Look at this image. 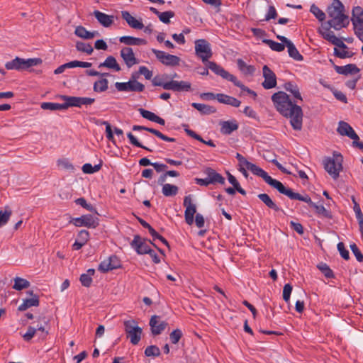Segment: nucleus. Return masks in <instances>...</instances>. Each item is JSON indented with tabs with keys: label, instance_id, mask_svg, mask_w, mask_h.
<instances>
[{
	"label": "nucleus",
	"instance_id": "obj_1",
	"mask_svg": "<svg viewBox=\"0 0 363 363\" xmlns=\"http://www.w3.org/2000/svg\"><path fill=\"white\" fill-rule=\"evenodd\" d=\"M327 13L330 19L322 23L318 28V33L322 38L331 44L340 48H347V46L343 41L338 38L331 30L333 28L335 30H340L346 28L349 23V17L345 13V6L340 0H333L332 4L328 7Z\"/></svg>",
	"mask_w": 363,
	"mask_h": 363
},
{
	"label": "nucleus",
	"instance_id": "obj_2",
	"mask_svg": "<svg viewBox=\"0 0 363 363\" xmlns=\"http://www.w3.org/2000/svg\"><path fill=\"white\" fill-rule=\"evenodd\" d=\"M272 101L277 111L286 118H290V123L296 130H301L303 123V111L301 106L291 101L284 91H278L272 96Z\"/></svg>",
	"mask_w": 363,
	"mask_h": 363
},
{
	"label": "nucleus",
	"instance_id": "obj_53",
	"mask_svg": "<svg viewBox=\"0 0 363 363\" xmlns=\"http://www.w3.org/2000/svg\"><path fill=\"white\" fill-rule=\"evenodd\" d=\"M68 68H74V67H83V68H89L91 67V63L87 62H82L78 60L71 61L67 62Z\"/></svg>",
	"mask_w": 363,
	"mask_h": 363
},
{
	"label": "nucleus",
	"instance_id": "obj_11",
	"mask_svg": "<svg viewBox=\"0 0 363 363\" xmlns=\"http://www.w3.org/2000/svg\"><path fill=\"white\" fill-rule=\"evenodd\" d=\"M71 222L77 227L84 226L89 228H96L99 225L98 218L90 214L73 218Z\"/></svg>",
	"mask_w": 363,
	"mask_h": 363
},
{
	"label": "nucleus",
	"instance_id": "obj_18",
	"mask_svg": "<svg viewBox=\"0 0 363 363\" xmlns=\"http://www.w3.org/2000/svg\"><path fill=\"white\" fill-rule=\"evenodd\" d=\"M120 55L128 68H130L133 65L139 63L138 60L135 56L133 49L130 47L123 48L120 51Z\"/></svg>",
	"mask_w": 363,
	"mask_h": 363
},
{
	"label": "nucleus",
	"instance_id": "obj_45",
	"mask_svg": "<svg viewBox=\"0 0 363 363\" xmlns=\"http://www.w3.org/2000/svg\"><path fill=\"white\" fill-rule=\"evenodd\" d=\"M101 162L94 166H92L89 163H86L82 166V171L85 174H93L99 172L101 169Z\"/></svg>",
	"mask_w": 363,
	"mask_h": 363
},
{
	"label": "nucleus",
	"instance_id": "obj_24",
	"mask_svg": "<svg viewBox=\"0 0 363 363\" xmlns=\"http://www.w3.org/2000/svg\"><path fill=\"white\" fill-rule=\"evenodd\" d=\"M204 173L207 175L208 179L211 184H225V178L220 174L216 172L213 169L208 167L204 170Z\"/></svg>",
	"mask_w": 363,
	"mask_h": 363
},
{
	"label": "nucleus",
	"instance_id": "obj_23",
	"mask_svg": "<svg viewBox=\"0 0 363 363\" xmlns=\"http://www.w3.org/2000/svg\"><path fill=\"white\" fill-rule=\"evenodd\" d=\"M121 16L132 28L140 30L144 28L143 23L133 17L128 11H121Z\"/></svg>",
	"mask_w": 363,
	"mask_h": 363
},
{
	"label": "nucleus",
	"instance_id": "obj_35",
	"mask_svg": "<svg viewBox=\"0 0 363 363\" xmlns=\"http://www.w3.org/2000/svg\"><path fill=\"white\" fill-rule=\"evenodd\" d=\"M191 106L199 111L201 114L209 115L216 113V109L211 106L204 104L192 103Z\"/></svg>",
	"mask_w": 363,
	"mask_h": 363
},
{
	"label": "nucleus",
	"instance_id": "obj_25",
	"mask_svg": "<svg viewBox=\"0 0 363 363\" xmlns=\"http://www.w3.org/2000/svg\"><path fill=\"white\" fill-rule=\"evenodd\" d=\"M94 16L99 23L106 28L111 26L113 23V16L107 15L97 10L94 11Z\"/></svg>",
	"mask_w": 363,
	"mask_h": 363
},
{
	"label": "nucleus",
	"instance_id": "obj_34",
	"mask_svg": "<svg viewBox=\"0 0 363 363\" xmlns=\"http://www.w3.org/2000/svg\"><path fill=\"white\" fill-rule=\"evenodd\" d=\"M74 33L77 36L83 39H91L98 35V32H89L84 27L79 26L76 28Z\"/></svg>",
	"mask_w": 363,
	"mask_h": 363
},
{
	"label": "nucleus",
	"instance_id": "obj_12",
	"mask_svg": "<svg viewBox=\"0 0 363 363\" xmlns=\"http://www.w3.org/2000/svg\"><path fill=\"white\" fill-rule=\"evenodd\" d=\"M115 86L118 91L143 92L145 89L144 84L138 81L116 82Z\"/></svg>",
	"mask_w": 363,
	"mask_h": 363
},
{
	"label": "nucleus",
	"instance_id": "obj_30",
	"mask_svg": "<svg viewBox=\"0 0 363 363\" xmlns=\"http://www.w3.org/2000/svg\"><path fill=\"white\" fill-rule=\"evenodd\" d=\"M102 67L113 69L116 72H119L121 69L116 58L111 55L108 56L104 62L99 64V68Z\"/></svg>",
	"mask_w": 363,
	"mask_h": 363
},
{
	"label": "nucleus",
	"instance_id": "obj_20",
	"mask_svg": "<svg viewBox=\"0 0 363 363\" xmlns=\"http://www.w3.org/2000/svg\"><path fill=\"white\" fill-rule=\"evenodd\" d=\"M191 83L186 81L170 80L168 81L167 90L177 92L189 91H191Z\"/></svg>",
	"mask_w": 363,
	"mask_h": 363
},
{
	"label": "nucleus",
	"instance_id": "obj_8",
	"mask_svg": "<svg viewBox=\"0 0 363 363\" xmlns=\"http://www.w3.org/2000/svg\"><path fill=\"white\" fill-rule=\"evenodd\" d=\"M125 331L127 337L130 338V342L135 345L141 338L142 328L136 325L133 320H129L124 322Z\"/></svg>",
	"mask_w": 363,
	"mask_h": 363
},
{
	"label": "nucleus",
	"instance_id": "obj_61",
	"mask_svg": "<svg viewBox=\"0 0 363 363\" xmlns=\"http://www.w3.org/2000/svg\"><path fill=\"white\" fill-rule=\"evenodd\" d=\"M37 329L33 326H28L27 332L23 335V340L29 342L35 336Z\"/></svg>",
	"mask_w": 363,
	"mask_h": 363
},
{
	"label": "nucleus",
	"instance_id": "obj_13",
	"mask_svg": "<svg viewBox=\"0 0 363 363\" xmlns=\"http://www.w3.org/2000/svg\"><path fill=\"white\" fill-rule=\"evenodd\" d=\"M183 205L186 208L184 212L185 221L188 225H191L194 223V216L196 212V207L192 203L191 195L184 197Z\"/></svg>",
	"mask_w": 363,
	"mask_h": 363
},
{
	"label": "nucleus",
	"instance_id": "obj_54",
	"mask_svg": "<svg viewBox=\"0 0 363 363\" xmlns=\"http://www.w3.org/2000/svg\"><path fill=\"white\" fill-rule=\"evenodd\" d=\"M127 137L128 138L129 140H130V143L135 146V147H140V148H143V149H145L149 152H152V150L148 148L146 146H144L143 145H142L138 140L137 138L131 133H128L127 134Z\"/></svg>",
	"mask_w": 363,
	"mask_h": 363
},
{
	"label": "nucleus",
	"instance_id": "obj_33",
	"mask_svg": "<svg viewBox=\"0 0 363 363\" xmlns=\"http://www.w3.org/2000/svg\"><path fill=\"white\" fill-rule=\"evenodd\" d=\"M257 197L260 199L269 208L278 212L281 208L272 201L270 196L267 194H259Z\"/></svg>",
	"mask_w": 363,
	"mask_h": 363
},
{
	"label": "nucleus",
	"instance_id": "obj_51",
	"mask_svg": "<svg viewBox=\"0 0 363 363\" xmlns=\"http://www.w3.org/2000/svg\"><path fill=\"white\" fill-rule=\"evenodd\" d=\"M318 269L324 274L326 278H333V272L330 269L329 266L325 263H320L318 266Z\"/></svg>",
	"mask_w": 363,
	"mask_h": 363
},
{
	"label": "nucleus",
	"instance_id": "obj_10",
	"mask_svg": "<svg viewBox=\"0 0 363 363\" xmlns=\"http://www.w3.org/2000/svg\"><path fill=\"white\" fill-rule=\"evenodd\" d=\"M152 52L155 55L157 59L164 65L174 67L179 65L180 58L176 55L154 48L152 49Z\"/></svg>",
	"mask_w": 363,
	"mask_h": 363
},
{
	"label": "nucleus",
	"instance_id": "obj_16",
	"mask_svg": "<svg viewBox=\"0 0 363 363\" xmlns=\"http://www.w3.org/2000/svg\"><path fill=\"white\" fill-rule=\"evenodd\" d=\"M130 246L138 254H147L151 250L146 242V240L143 239L139 235H135L133 240L130 242Z\"/></svg>",
	"mask_w": 363,
	"mask_h": 363
},
{
	"label": "nucleus",
	"instance_id": "obj_7",
	"mask_svg": "<svg viewBox=\"0 0 363 363\" xmlns=\"http://www.w3.org/2000/svg\"><path fill=\"white\" fill-rule=\"evenodd\" d=\"M194 44L196 55L203 62H207L213 55L211 44L205 39H198Z\"/></svg>",
	"mask_w": 363,
	"mask_h": 363
},
{
	"label": "nucleus",
	"instance_id": "obj_5",
	"mask_svg": "<svg viewBox=\"0 0 363 363\" xmlns=\"http://www.w3.org/2000/svg\"><path fill=\"white\" fill-rule=\"evenodd\" d=\"M286 196H288L291 200H298L307 203L310 207L315 209L316 213L318 215H322L325 218H332L330 211L327 210L323 205H317L313 202L311 197L307 194H305L304 196L301 195L298 193L294 192L291 189Z\"/></svg>",
	"mask_w": 363,
	"mask_h": 363
},
{
	"label": "nucleus",
	"instance_id": "obj_43",
	"mask_svg": "<svg viewBox=\"0 0 363 363\" xmlns=\"http://www.w3.org/2000/svg\"><path fill=\"white\" fill-rule=\"evenodd\" d=\"M12 215V211L9 206L5 207V211H0V228L6 225Z\"/></svg>",
	"mask_w": 363,
	"mask_h": 363
},
{
	"label": "nucleus",
	"instance_id": "obj_4",
	"mask_svg": "<svg viewBox=\"0 0 363 363\" xmlns=\"http://www.w3.org/2000/svg\"><path fill=\"white\" fill-rule=\"evenodd\" d=\"M342 162L343 157L342 155L335 152L333 157H325L323 162L325 171L333 179H337L343 168Z\"/></svg>",
	"mask_w": 363,
	"mask_h": 363
},
{
	"label": "nucleus",
	"instance_id": "obj_42",
	"mask_svg": "<svg viewBox=\"0 0 363 363\" xmlns=\"http://www.w3.org/2000/svg\"><path fill=\"white\" fill-rule=\"evenodd\" d=\"M30 286V282L23 278L16 277L14 279V284L13 289L17 291H21L24 289H27Z\"/></svg>",
	"mask_w": 363,
	"mask_h": 363
},
{
	"label": "nucleus",
	"instance_id": "obj_48",
	"mask_svg": "<svg viewBox=\"0 0 363 363\" xmlns=\"http://www.w3.org/2000/svg\"><path fill=\"white\" fill-rule=\"evenodd\" d=\"M99 125H106V138L115 144V138L113 134V130L111 129V126L108 121H101L99 123H96Z\"/></svg>",
	"mask_w": 363,
	"mask_h": 363
},
{
	"label": "nucleus",
	"instance_id": "obj_62",
	"mask_svg": "<svg viewBox=\"0 0 363 363\" xmlns=\"http://www.w3.org/2000/svg\"><path fill=\"white\" fill-rule=\"evenodd\" d=\"M77 240L82 242V244H86L89 240V233L86 230H82L77 235Z\"/></svg>",
	"mask_w": 363,
	"mask_h": 363
},
{
	"label": "nucleus",
	"instance_id": "obj_15",
	"mask_svg": "<svg viewBox=\"0 0 363 363\" xmlns=\"http://www.w3.org/2000/svg\"><path fill=\"white\" fill-rule=\"evenodd\" d=\"M264 82L262 86L266 89H270L277 86V77L274 72L267 66L264 65L262 68Z\"/></svg>",
	"mask_w": 363,
	"mask_h": 363
},
{
	"label": "nucleus",
	"instance_id": "obj_9",
	"mask_svg": "<svg viewBox=\"0 0 363 363\" xmlns=\"http://www.w3.org/2000/svg\"><path fill=\"white\" fill-rule=\"evenodd\" d=\"M65 102V107L67 109L69 107H81L82 105H91L95 101V99L90 97H79V96H69L65 95L60 96Z\"/></svg>",
	"mask_w": 363,
	"mask_h": 363
},
{
	"label": "nucleus",
	"instance_id": "obj_57",
	"mask_svg": "<svg viewBox=\"0 0 363 363\" xmlns=\"http://www.w3.org/2000/svg\"><path fill=\"white\" fill-rule=\"evenodd\" d=\"M75 203L77 204V205H79L81 206L82 207H83L84 208L91 211V212H93V211H96L95 208H94V206L89 203H87L86 199L83 197H81V198H79L75 200Z\"/></svg>",
	"mask_w": 363,
	"mask_h": 363
},
{
	"label": "nucleus",
	"instance_id": "obj_40",
	"mask_svg": "<svg viewBox=\"0 0 363 363\" xmlns=\"http://www.w3.org/2000/svg\"><path fill=\"white\" fill-rule=\"evenodd\" d=\"M65 103L64 104H57V103H52V102H43L41 104L40 107L43 110H50V111H56V110H65Z\"/></svg>",
	"mask_w": 363,
	"mask_h": 363
},
{
	"label": "nucleus",
	"instance_id": "obj_37",
	"mask_svg": "<svg viewBox=\"0 0 363 363\" xmlns=\"http://www.w3.org/2000/svg\"><path fill=\"white\" fill-rule=\"evenodd\" d=\"M284 89L287 91L290 92L292 94V96H294V98L298 99L300 101L303 100L301 93L299 91V89L296 84H294L291 82H287L284 84Z\"/></svg>",
	"mask_w": 363,
	"mask_h": 363
},
{
	"label": "nucleus",
	"instance_id": "obj_60",
	"mask_svg": "<svg viewBox=\"0 0 363 363\" xmlns=\"http://www.w3.org/2000/svg\"><path fill=\"white\" fill-rule=\"evenodd\" d=\"M114 267L115 266H111V262H108V259H106V260H104L103 262H101L100 263V264L99 265L98 269L99 271H101V272L104 273V272H107L108 271L114 269Z\"/></svg>",
	"mask_w": 363,
	"mask_h": 363
},
{
	"label": "nucleus",
	"instance_id": "obj_14",
	"mask_svg": "<svg viewBox=\"0 0 363 363\" xmlns=\"http://www.w3.org/2000/svg\"><path fill=\"white\" fill-rule=\"evenodd\" d=\"M352 22L354 26V30L358 33H363V9L361 6H355L352 9Z\"/></svg>",
	"mask_w": 363,
	"mask_h": 363
},
{
	"label": "nucleus",
	"instance_id": "obj_52",
	"mask_svg": "<svg viewBox=\"0 0 363 363\" xmlns=\"http://www.w3.org/2000/svg\"><path fill=\"white\" fill-rule=\"evenodd\" d=\"M342 50H339L337 48H334V55L341 59L348 58L353 56V52L345 50L347 48H342Z\"/></svg>",
	"mask_w": 363,
	"mask_h": 363
},
{
	"label": "nucleus",
	"instance_id": "obj_39",
	"mask_svg": "<svg viewBox=\"0 0 363 363\" xmlns=\"http://www.w3.org/2000/svg\"><path fill=\"white\" fill-rule=\"evenodd\" d=\"M167 74L156 75L152 79V84L153 86H161L164 89L167 90L168 82H164L165 79H168Z\"/></svg>",
	"mask_w": 363,
	"mask_h": 363
},
{
	"label": "nucleus",
	"instance_id": "obj_27",
	"mask_svg": "<svg viewBox=\"0 0 363 363\" xmlns=\"http://www.w3.org/2000/svg\"><path fill=\"white\" fill-rule=\"evenodd\" d=\"M334 69L337 73L343 75H348L350 74H357L360 71V69L354 64H348L345 66L335 65Z\"/></svg>",
	"mask_w": 363,
	"mask_h": 363
},
{
	"label": "nucleus",
	"instance_id": "obj_17",
	"mask_svg": "<svg viewBox=\"0 0 363 363\" xmlns=\"http://www.w3.org/2000/svg\"><path fill=\"white\" fill-rule=\"evenodd\" d=\"M277 39H279L281 43H284L288 48L289 55L296 61H302L303 60V57L299 53L297 48L295 47L294 43L289 40L287 38L283 35H277Z\"/></svg>",
	"mask_w": 363,
	"mask_h": 363
},
{
	"label": "nucleus",
	"instance_id": "obj_59",
	"mask_svg": "<svg viewBox=\"0 0 363 363\" xmlns=\"http://www.w3.org/2000/svg\"><path fill=\"white\" fill-rule=\"evenodd\" d=\"M140 115L145 119H147L150 121H152L154 122L155 120V118L157 116V115L155 113H154L153 112H151L150 111H147V110H145L144 108H139L138 109Z\"/></svg>",
	"mask_w": 363,
	"mask_h": 363
},
{
	"label": "nucleus",
	"instance_id": "obj_56",
	"mask_svg": "<svg viewBox=\"0 0 363 363\" xmlns=\"http://www.w3.org/2000/svg\"><path fill=\"white\" fill-rule=\"evenodd\" d=\"M57 165L69 172H74V170L73 164L70 163L67 159L58 160Z\"/></svg>",
	"mask_w": 363,
	"mask_h": 363
},
{
	"label": "nucleus",
	"instance_id": "obj_28",
	"mask_svg": "<svg viewBox=\"0 0 363 363\" xmlns=\"http://www.w3.org/2000/svg\"><path fill=\"white\" fill-rule=\"evenodd\" d=\"M216 99L221 104L230 105L233 107H239L241 104L240 100L224 94H217Z\"/></svg>",
	"mask_w": 363,
	"mask_h": 363
},
{
	"label": "nucleus",
	"instance_id": "obj_21",
	"mask_svg": "<svg viewBox=\"0 0 363 363\" xmlns=\"http://www.w3.org/2000/svg\"><path fill=\"white\" fill-rule=\"evenodd\" d=\"M160 317L157 315H152L150 320V326L151 328L152 333L154 335H160L164 331L167 325L165 321H159Z\"/></svg>",
	"mask_w": 363,
	"mask_h": 363
},
{
	"label": "nucleus",
	"instance_id": "obj_63",
	"mask_svg": "<svg viewBox=\"0 0 363 363\" xmlns=\"http://www.w3.org/2000/svg\"><path fill=\"white\" fill-rule=\"evenodd\" d=\"M292 286L290 284H286L283 289V299L286 302H289L290 300V296L292 291Z\"/></svg>",
	"mask_w": 363,
	"mask_h": 363
},
{
	"label": "nucleus",
	"instance_id": "obj_41",
	"mask_svg": "<svg viewBox=\"0 0 363 363\" xmlns=\"http://www.w3.org/2000/svg\"><path fill=\"white\" fill-rule=\"evenodd\" d=\"M108 81L105 79H101L94 82L93 89L95 92H104L108 89Z\"/></svg>",
	"mask_w": 363,
	"mask_h": 363
},
{
	"label": "nucleus",
	"instance_id": "obj_38",
	"mask_svg": "<svg viewBox=\"0 0 363 363\" xmlns=\"http://www.w3.org/2000/svg\"><path fill=\"white\" fill-rule=\"evenodd\" d=\"M179 188L177 186L170 184H164L162 186V192L167 197L174 196L178 194Z\"/></svg>",
	"mask_w": 363,
	"mask_h": 363
},
{
	"label": "nucleus",
	"instance_id": "obj_29",
	"mask_svg": "<svg viewBox=\"0 0 363 363\" xmlns=\"http://www.w3.org/2000/svg\"><path fill=\"white\" fill-rule=\"evenodd\" d=\"M40 304L38 295H35L30 298H26L23 303L18 306L19 311H24L32 306H38Z\"/></svg>",
	"mask_w": 363,
	"mask_h": 363
},
{
	"label": "nucleus",
	"instance_id": "obj_49",
	"mask_svg": "<svg viewBox=\"0 0 363 363\" xmlns=\"http://www.w3.org/2000/svg\"><path fill=\"white\" fill-rule=\"evenodd\" d=\"M310 11L316 17L318 21L322 22L325 19V13L315 4L311 5Z\"/></svg>",
	"mask_w": 363,
	"mask_h": 363
},
{
	"label": "nucleus",
	"instance_id": "obj_19",
	"mask_svg": "<svg viewBox=\"0 0 363 363\" xmlns=\"http://www.w3.org/2000/svg\"><path fill=\"white\" fill-rule=\"evenodd\" d=\"M337 133L341 135H345L352 140H359V138L351 125L345 121H340L337 128Z\"/></svg>",
	"mask_w": 363,
	"mask_h": 363
},
{
	"label": "nucleus",
	"instance_id": "obj_58",
	"mask_svg": "<svg viewBox=\"0 0 363 363\" xmlns=\"http://www.w3.org/2000/svg\"><path fill=\"white\" fill-rule=\"evenodd\" d=\"M182 336V332L179 329L174 330L169 335V339L172 344H177Z\"/></svg>",
	"mask_w": 363,
	"mask_h": 363
},
{
	"label": "nucleus",
	"instance_id": "obj_44",
	"mask_svg": "<svg viewBox=\"0 0 363 363\" xmlns=\"http://www.w3.org/2000/svg\"><path fill=\"white\" fill-rule=\"evenodd\" d=\"M263 43L269 45V47L274 51L281 52L284 50L286 45L283 43H277L272 40L264 39Z\"/></svg>",
	"mask_w": 363,
	"mask_h": 363
},
{
	"label": "nucleus",
	"instance_id": "obj_50",
	"mask_svg": "<svg viewBox=\"0 0 363 363\" xmlns=\"http://www.w3.org/2000/svg\"><path fill=\"white\" fill-rule=\"evenodd\" d=\"M145 355L146 357H159L160 355V350L156 345H150L145 348Z\"/></svg>",
	"mask_w": 363,
	"mask_h": 363
},
{
	"label": "nucleus",
	"instance_id": "obj_47",
	"mask_svg": "<svg viewBox=\"0 0 363 363\" xmlns=\"http://www.w3.org/2000/svg\"><path fill=\"white\" fill-rule=\"evenodd\" d=\"M175 13L172 11H167L164 12H160L158 15V18L161 22L165 24L170 23V19L174 17Z\"/></svg>",
	"mask_w": 363,
	"mask_h": 363
},
{
	"label": "nucleus",
	"instance_id": "obj_64",
	"mask_svg": "<svg viewBox=\"0 0 363 363\" xmlns=\"http://www.w3.org/2000/svg\"><path fill=\"white\" fill-rule=\"evenodd\" d=\"M350 249H351L352 253L356 257L357 260L359 262H362L363 261V255L359 250L357 245L354 243L350 245Z\"/></svg>",
	"mask_w": 363,
	"mask_h": 363
},
{
	"label": "nucleus",
	"instance_id": "obj_32",
	"mask_svg": "<svg viewBox=\"0 0 363 363\" xmlns=\"http://www.w3.org/2000/svg\"><path fill=\"white\" fill-rule=\"evenodd\" d=\"M184 131L186 132V133L193 138L194 139L198 140V141H200L201 143H204L210 147H216V144L214 143V142L212 140H209L208 141L203 140L201 135H199V134H197L196 132H194V130L188 128V125H184Z\"/></svg>",
	"mask_w": 363,
	"mask_h": 363
},
{
	"label": "nucleus",
	"instance_id": "obj_3",
	"mask_svg": "<svg viewBox=\"0 0 363 363\" xmlns=\"http://www.w3.org/2000/svg\"><path fill=\"white\" fill-rule=\"evenodd\" d=\"M248 170L253 174L262 178L267 184L276 189L280 194L286 196L291 189L286 188L281 182L272 178L264 170L253 163L250 166Z\"/></svg>",
	"mask_w": 363,
	"mask_h": 363
},
{
	"label": "nucleus",
	"instance_id": "obj_26",
	"mask_svg": "<svg viewBox=\"0 0 363 363\" xmlns=\"http://www.w3.org/2000/svg\"><path fill=\"white\" fill-rule=\"evenodd\" d=\"M220 133L224 135H230L238 129V123L235 120L220 121Z\"/></svg>",
	"mask_w": 363,
	"mask_h": 363
},
{
	"label": "nucleus",
	"instance_id": "obj_55",
	"mask_svg": "<svg viewBox=\"0 0 363 363\" xmlns=\"http://www.w3.org/2000/svg\"><path fill=\"white\" fill-rule=\"evenodd\" d=\"M148 132L154 134L159 138L162 139V140L167 141V142H175V140H176L175 138L167 137V136L164 135V134H162L160 131H159L156 129L152 128H149Z\"/></svg>",
	"mask_w": 363,
	"mask_h": 363
},
{
	"label": "nucleus",
	"instance_id": "obj_31",
	"mask_svg": "<svg viewBox=\"0 0 363 363\" xmlns=\"http://www.w3.org/2000/svg\"><path fill=\"white\" fill-rule=\"evenodd\" d=\"M119 41L126 45H140L147 43L146 40L133 36H122L119 38Z\"/></svg>",
	"mask_w": 363,
	"mask_h": 363
},
{
	"label": "nucleus",
	"instance_id": "obj_36",
	"mask_svg": "<svg viewBox=\"0 0 363 363\" xmlns=\"http://www.w3.org/2000/svg\"><path fill=\"white\" fill-rule=\"evenodd\" d=\"M237 65L238 69L245 75L253 74L255 68L252 65H247L242 59L237 60Z\"/></svg>",
	"mask_w": 363,
	"mask_h": 363
},
{
	"label": "nucleus",
	"instance_id": "obj_46",
	"mask_svg": "<svg viewBox=\"0 0 363 363\" xmlns=\"http://www.w3.org/2000/svg\"><path fill=\"white\" fill-rule=\"evenodd\" d=\"M76 48L78 51L85 52L88 55H91L94 49L89 43H85L83 42H77L76 43Z\"/></svg>",
	"mask_w": 363,
	"mask_h": 363
},
{
	"label": "nucleus",
	"instance_id": "obj_6",
	"mask_svg": "<svg viewBox=\"0 0 363 363\" xmlns=\"http://www.w3.org/2000/svg\"><path fill=\"white\" fill-rule=\"evenodd\" d=\"M42 63L40 58H29L27 60L16 57L11 61L5 64V67L9 69L23 70Z\"/></svg>",
	"mask_w": 363,
	"mask_h": 363
},
{
	"label": "nucleus",
	"instance_id": "obj_22",
	"mask_svg": "<svg viewBox=\"0 0 363 363\" xmlns=\"http://www.w3.org/2000/svg\"><path fill=\"white\" fill-rule=\"evenodd\" d=\"M206 67L210 69L216 74L220 76L223 79L230 81V79L233 76L228 72L225 70L221 66L217 63L211 61H208L205 63Z\"/></svg>",
	"mask_w": 363,
	"mask_h": 363
}]
</instances>
